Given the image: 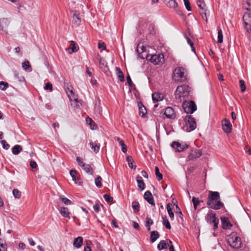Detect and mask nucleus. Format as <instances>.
Here are the masks:
<instances>
[{"mask_svg": "<svg viewBox=\"0 0 251 251\" xmlns=\"http://www.w3.org/2000/svg\"><path fill=\"white\" fill-rule=\"evenodd\" d=\"M207 205L209 208L219 210L224 206L220 201V193L216 191H209L207 201Z\"/></svg>", "mask_w": 251, "mask_h": 251, "instance_id": "f257e3e1", "label": "nucleus"}, {"mask_svg": "<svg viewBox=\"0 0 251 251\" xmlns=\"http://www.w3.org/2000/svg\"><path fill=\"white\" fill-rule=\"evenodd\" d=\"M227 242L230 247L234 249H240L242 245L241 239L236 232L231 233L227 236Z\"/></svg>", "mask_w": 251, "mask_h": 251, "instance_id": "f03ea898", "label": "nucleus"}, {"mask_svg": "<svg viewBox=\"0 0 251 251\" xmlns=\"http://www.w3.org/2000/svg\"><path fill=\"white\" fill-rule=\"evenodd\" d=\"M205 220L208 224L212 226L214 230L218 228L219 219L216 217V214L215 212L212 210L209 211L205 216Z\"/></svg>", "mask_w": 251, "mask_h": 251, "instance_id": "7ed1b4c3", "label": "nucleus"}, {"mask_svg": "<svg viewBox=\"0 0 251 251\" xmlns=\"http://www.w3.org/2000/svg\"><path fill=\"white\" fill-rule=\"evenodd\" d=\"M189 89V87L186 85L178 86L175 93L176 98L178 99L181 100V97L184 98L189 95L190 92Z\"/></svg>", "mask_w": 251, "mask_h": 251, "instance_id": "20e7f679", "label": "nucleus"}, {"mask_svg": "<svg viewBox=\"0 0 251 251\" xmlns=\"http://www.w3.org/2000/svg\"><path fill=\"white\" fill-rule=\"evenodd\" d=\"M185 125L183 129L187 132H191L196 129L197 124L195 119L191 115H187L185 117Z\"/></svg>", "mask_w": 251, "mask_h": 251, "instance_id": "39448f33", "label": "nucleus"}, {"mask_svg": "<svg viewBox=\"0 0 251 251\" xmlns=\"http://www.w3.org/2000/svg\"><path fill=\"white\" fill-rule=\"evenodd\" d=\"M147 59L154 65L162 64L164 62V55L161 54H149Z\"/></svg>", "mask_w": 251, "mask_h": 251, "instance_id": "423d86ee", "label": "nucleus"}, {"mask_svg": "<svg viewBox=\"0 0 251 251\" xmlns=\"http://www.w3.org/2000/svg\"><path fill=\"white\" fill-rule=\"evenodd\" d=\"M184 69L182 67L176 68L174 72L173 79L175 81L184 82L186 77L184 75Z\"/></svg>", "mask_w": 251, "mask_h": 251, "instance_id": "0eeeda50", "label": "nucleus"}, {"mask_svg": "<svg viewBox=\"0 0 251 251\" xmlns=\"http://www.w3.org/2000/svg\"><path fill=\"white\" fill-rule=\"evenodd\" d=\"M182 106L184 112L189 114L193 113L197 109L195 102L193 100L184 101Z\"/></svg>", "mask_w": 251, "mask_h": 251, "instance_id": "6e6552de", "label": "nucleus"}, {"mask_svg": "<svg viewBox=\"0 0 251 251\" xmlns=\"http://www.w3.org/2000/svg\"><path fill=\"white\" fill-rule=\"evenodd\" d=\"M76 160L78 164L86 172V173L91 175L94 174V169L93 167L91 166L90 164L85 163L83 161V159L79 156L76 157Z\"/></svg>", "mask_w": 251, "mask_h": 251, "instance_id": "1a4fd4ad", "label": "nucleus"}, {"mask_svg": "<svg viewBox=\"0 0 251 251\" xmlns=\"http://www.w3.org/2000/svg\"><path fill=\"white\" fill-rule=\"evenodd\" d=\"M202 153L201 150L192 149L190 150L187 159L188 160H195L200 158L201 156Z\"/></svg>", "mask_w": 251, "mask_h": 251, "instance_id": "9d476101", "label": "nucleus"}, {"mask_svg": "<svg viewBox=\"0 0 251 251\" xmlns=\"http://www.w3.org/2000/svg\"><path fill=\"white\" fill-rule=\"evenodd\" d=\"M243 20L247 32L251 34V14L245 13L243 16Z\"/></svg>", "mask_w": 251, "mask_h": 251, "instance_id": "9b49d317", "label": "nucleus"}, {"mask_svg": "<svg viewBox=\"0 0 251 251\" xmlns=\"http://www.w3.org/2000/svg\"><path fill=\"white\" fill-rule=\"evenodd\" d=\"M171 147L176 149V151L181 152L188 148L186 144H180L178 142L174 141L171 144Z\"/></svg>", "mask_w": 251, "mask_h": 251, "instance_id": "f8f14e48", "label": "nucleus"}, {"mask_svg": "<svg viewBox=\"0 0 251 251\" xmlns=\"http://www.w3.org/2000/svg\"><path fill=\"white\" fill-rule=\"evenodd\" d=\"M221 220L222 223V226L224 229L227 230L231 228L233 225L230 223L229 219L227 217L222 216L221 217Z\"/></svg>", "mask_w": 251, "mask_h": 251, "instance_id": "ddd939ff", "label": "nucleus"}, {"mask_svg": "<svg viewBox=\"0 0 251 251\" xmlns=\"http://www.w3.org/2000/svg\"><path fill=\"white\" fill-rule=\"evenodd\" d=\"M71 13H73L72 22L73 24L76 26H78L80 24L81 21L79 11L76 10L72 11Z\"/></svg>", "mask_w": 251, "mask_h": 251, "instance_id": "4468645a", "label": "nucleus"}, {"mask_svg": "<svg viewBox=\"0 0 251 251\" xmlns=\"http://www.w3.org/2000/svg\"><path fill=\"white\" fill-rule=\"evenodd\" d=\"M232 125L230 121L225 119L222 121V128L226 133H229L231 131Z\"/></svg>", "mask_w": 251, "mask_h": 251, "instance_id": "2eb2a0df", "label": "nucleus"}, {"mask_svg": "<svg viewBox=\"0 0 251 251\" xmlns=\"http://www.w3.org/2000/svg\"><path fill=\"white\" fill-rule=\"evenodd\" d=\"M172 244V242L170 239L161 240L157 245V249L159 251L166 249L170 246V244Z\"/></svg>", "mask_w": 251, "mask_h": 251, "instance_id": "dca6fc26", "label": "nucleus"}, {"mask_svg": "<svg viewBox=\"0 0 251 251\" xmlns=\"http://www.w3.org/2000/svg\"><path fill=\"white\" fill-rule=\"evenodd\" d=\"M164 115L169 119H174L176 118L174 110L171 107H168L165 109Z\"/></svg>", "mask_w": 251, "mask_h": 251, "instance_id": "f3484780", "label": "nucleus"}, {"mask_svg": "<svg viewBox=\"0 0 251 251\" xmlns=\"http://www.w3.org/2000/svg\"><path fill=\"white\" fill-rule=\"evenodd\" d=\"M144 197V199L151 205H155L153 198L151 193L150 191H147L145 193Z\"/></svg>", "mask_w": 251, "mask_h": 251, "instance_id": "a211bd4d", "label": "nucleus"}, {"mask_svg": "<svg viewBox=\"0 0 251 251\" xmlns=\"http://www.w3.org/2000/svg\"><path fill=\"white\" fill-rule=\"evenodd\" d=\"M164 3L168 7L175 9L177 7L178 4L176 0H164Z\"/></svg>", "mask_w": 251, "mask_h": 251, "instance_id": "6ab92c4d", "label": "nucleus"}, {"mask_svg": "<svg viewBox=\"0 0 251 251\" xmlns=\"http://www.w3.org/2000/svg\"><path fill=\"white\" fill-rule=\"evenodd\" d=\"M163 94L160 93H154L152 94V100L154 103H156L158 101H161L163 100Z\"/></svg>", "mask_w": 251, "mask_h": 251, "instance_id": "aec40b11", "label": "nucleus"}, {"mask_svg": "<svg viewBox=\"0 0 251 251\" xmlns=\"http://www.w3.org/2000/svg\"><path fill=\"white\" fill-rule=\"evenodd\" d=\"M243 5L247 10L246 13L251 14V0H243Z\"/></svg>", "mask_w": 251, "mask_h": 251, "instance_id": "412c9836", "label": "nucleus"}, {"mask_svg": "<svg viewBox=\"0 0 251 251\" xmlns=\"http://www.w3.org/2000/svg\"><path fill=\"white\" fill-rule=\"evenodd\" d=\"M83 242V238L81 236H78L75 238L74 240V246L76 248H79L81 247Z\"/></svg>", "mask_w": 251, "mask_h": 251, "instance_id": "4be33fe9", "label": "nucleus"}, {"mask_svg": "<svg viewBox=\"0 0 251 251\" xmlns=\"http://www.w3.org/2000/svg\"><path fill=\"white\" fill-rule=\"evenodd\" d=\"M136 181L138 184V187L141 190H143L145 188V184L141 176H137L136 177Z\"/></svg>", "mask_w": 251, "mask_h": 251, "instance_id": "5701e85b", "label": "nucleus"}, {"mask_svg": "<svg viewBox=\"0 0 251 251\" xmlns=\"http://www.w3.org/2000/svg\"><path fill=\"white\" fill-rule=\"evenodd\" d=\"M60 212L63 217L70 218V212L68 208L65 207H60Z\"/></svg>", "mask_w": 251, "mask_h": 251, "instance_id": "b1692460", "label": "nucleus"}, {"mask_svg": "<svg viewBox=\"0 0 251 251\" xmlns=\"http://www.w3.org/2000/svg\"><path fill=\"white\" fill-rule=\"evenodd\" d=\"M159 237V233L157 231H152L151 232L150 240L151 243L154 242Z\"/></svg>", "mask_w": 251, "mask_h": 251, "instance_id": "393cba45", "label": "nucleus"}, {"mask_svg": "<svg viewBox=\"0 0 251 251\" xmlns=\"http://www.w3.org/2000/svg\"><path fill=\"white\" fill-rule=\"evenodd\" d=\"M99 64H100V68L102 69L103 71H106V70L108 69L107 66L106 65V61L102 59L101 57H99L98 58Z\"/></svg>", "mask_w": 251, "mask_h": 251, "instance_id": "a878e982", "label": "nucleus"}, {"mask_svg": "<svg viewBox=\"0 0 251 251\" xmlns=\"http://www.w3.org/2000/svg\"><path fill=\"white\" fill-rule=\"evenodd\" d=\"M153 224V220L150 217H146V222L145 223V226L147 228L148 231H150L151 226Z\"/></svg>", "mask_w": 251, "mask_h": 251, "instance_id": "bb28decb", "label": "nucleus"}, {"mask_svg": "<svg viewBox=\"0 0 251 251\" xmlns=\"http://www.w3.org/2000/svg\"><path fill=\"white\" fill-rule=\"evenodd\" d=\"M22 151V147L19 145H15L12 148V152L14 155L18 154Z\"/></svg>", "mask_w": 251, "mask_h": 251, "instance_id": "cd10ccee", "label": "nucleus"}, {"mask_svg": "<svg viewBox=\"0 0 251 251\" xmlns=\"http://www.w3.org/2000/svg\"><path fill=\"white\" fill-rule=\"evenodd\" d=\"M116 73L118 79L121 82H124L125 80L124 75L119 68H116Z\"/></svg>", "mask_w": 251, "mask_h": 251, "instance_id": "c85d7f7f", "label": "nucleus"}, {"mask_svg": "<svg viewBox=\"0 0 251 251\" xmlns=\"http://www.w3.org/2000/svg\"><path fill=\"white\" fill-rule=\"evenodd\" d=\"M139 115L142 117H145L147 114V110L146 107L143 105H141L139 106Z\"/></svg>", "mask_w": 251, "mask_h": 251, "instance_id": "c756f323", "label": "nucleus"}, {"mask_svg": "<svg viewBox=\"0 0 251 251\" xmlns=\"http://www.w3.org/2000/svg\"><path fill=\"white\" fill-rule=\"evenodd\" d=\"M126 161L128 162V166L133 169H135L136 168V166L135 165H133L134 163V160H133L132 158L130 156H127L126 157Z\"/></svg>", "mask_w": 251, "mask_h": 251, "instance_id": "7c9ffc66", "label": "nucleus"}, {"mask_svg": "<svg viewBox=\"0 0 251 251\" xmlns=\"http://www.w3.org/2000/svg\"><path fill=\"white\" fill-rule=\"evenodd\" d=\"M171 206V203H169L167 204L166 208H167V211L168 212L170 218H171V219L172 220H173L174 218V213L172 210V209Z\"/></svg>", "mask_w": 251, "mask_h": 251, "instance_id": "2f4dec72", "label": "nucleus"}, {"mask_svg": "<svg viewBox=\"0 0 251 251\" xmlns=\"http://www.w3.org/2000/svg\"><path fill=\"white\" fill-rule=\"evenodd\" d=\"M163 221L162 223L163 225L166 227V228L168 229H170L171 228V226L170 225V223L168 220L167 218V216H165L162 217Z\"/></svg>", "mask_w": 251, "mask_h": 251, "instance_id": "473e14b6", "label": "nucleus"}, {"mask_svg": "<svg viewBox=\"0 0 251 251\" xmlns=\"http://www.w3.org/2000/svg\"><path fill=\"white\" fill-rule=\"evenodd\" d=\"M223 42V35L222 30L221 28L218 27V41L217 42L219 43H222Z\"/></svg>", "mask_w": 251, "mask_h": 251, "instance_id": "72a5a7b5", "label": "nucleus"}, {"mask_svg": "<svg viewBox=\"0 0 251 251\" xmlns=\"http://www.w3.org/2000/svg\"><path fill=\"white\" fill-rule=\"evenodd\" d=\"M132 207L134 212H138L140 210V204L137 201L132 202Z\"/></svg>", "mask_w": 251, "mask_h": 251, "instance_id": "f704fd0d", "label": "nucleus"}, {"mask_svg": "<svg viewBox=\"0 0 251 251\" xmlns=\"http://www.w3.org/2000/svg\"><path fill=\"white\" fill-rule=\"evenodd\" d=\"M90 146L91 147V149L94 151L95 152H99L100 148V144H95L94 145V143L92 142H90L89 143Z\"/></svg>", "mask_w": 251, "mask_h": 251, "instance_id": "c9c22d12", "label": "nucleus"}, {"mask_svg": "<svg viewBox=\"0 0 251 251\" xmlns=\"http://www.w3.org/2000/svg\"><path fill=\"white\" fill-rule=\"evenodd\" d=\"M192 201L193 203L194 209L196 210L197 209L198 205L200 204V200L198 198L193 197L192 198Z\"/></svg>", "mask_w": 251, "mask_h": 251, "instance_id": "e433bc0d", "label": "nucleus"}, {"mask_svg": "<svg viewBox=\"0 0 251 251\" xmlns=\"http://www.w3.org/2000/svg\"><path fill=\"white\" fill-rule=\"evenodd\" d=\"M70 45L71 46L72 52H75L78 51L79 47L75 44V42L72 41Z\"/></svg>", "mask_w": 251, "mask_h": 251, "instance_id": "4c0bfd02", "label": "nucleus"}, {"mask_svg": "<svg viewBox=\"0 0 251 251\" xmlns=\"http://www.w3.org/2000/svg\"><path fill=\"white\" fill-rule=\"evenodd\" d=\"M207 10L206 8H202L200 9V14L202 17V18L203 20L207 21V13H206Z\"/></svg>", "mask_w": 251, "mask_h": 251, "instance_id": "58836bf2", "label": "nucleus"}, {"mask_svg": "<svg viewBox=\"0 0 251 251\" xmlns=\"http://www.w3.org/2000/svg\"><path fill=\"white\" fill-rule=\"evenodd\" d=\"M102 178L100 176H98L95 179V183L97 187L100 188L102 187L101 183Z\"/></svg>", "mask_w": 251, "mask_h": 251, "instance_id": "ea45409f", "label": "nucleus"}, {"mask_svg": "<svg viewBox=\"0 0 251 251\" xmlns=\"http://www.w3.org/2000/svg\"><path fill=\"white\" fill-rule=\"evenodd\" d=\"M155 173L156 177L158 180H161L163 178L162 175L159 172V169L158 167H155Z\"/></svg>", "mask_w": 251, "mask_h": 251, "instance_id": "a19ab883", "label": "nucleus"}, {"mask_svg": "<svg viewBox=\"0 0 251 251\" xmlns=\"http://www.w3.org/2000/svg\"><path fill=\"white\" fill-rule=\"evenodd\" d=\"M12 193L16 199H20L21 197V192L17 189H14L12 191Z\"/></svg>", "mask_w": 251, "mask_h": 251, "instance_id": "79ce46f5", "label": "nucleus"}, {"mask_svg": "<svg viewBox=\"0 0 251 251\" xmlns=\"http://www.w3.org/2000/svg\"><path fill=\"white\" fill-rule=\"evenodd\" d=\"M22 67L25 70H27L29 69L31 70V67L30 65L29 62L27 60L25 61L22 63Z\"/></svg>", "mask_w": 251, "mask_h": 251, "instance_id": "37998d69", "label": "nucleus"}, {"mask_svg": "<svg viewBox=\"0 0 251 251\" xmlns=\"http://www.w3.org/2000/svg\"><path fill=\"white\" fill-rule=\"evenodd\" d=\"M175 205H176V214L178 215L179 218L181 220V222H183V218H182V217H183L182 213L180 209L178 207V205L177 204H175Z\"/></svg>", "mask_w": 251, "mask_h": 251, "instance_id": "c03bdc74", "label": "nucleus"}, {"mask_svg": "<svg viewBox=\"0 0 251 251\" xmlns=\"http://www.w3.org/2000/svg\"><path fill=\"white\" fill-rule=\"evenodd\" d=\"M8 87V84L4 81H0V89L4 91Z\"/></svg>", "mask_w": 251, "mask_h": 251, "instance_id": "a18cd8bd", "label": "nucleus"}, {"mask_svg": "<svg viewBox=\"0 0 251 251\" xmlns=\"http://www.w3.org/2000/svg\"><path fill=\"white\" fill-rule=\"evenodd\" d=\"M60 199L64 204L66 205H70L72 203V201L67 198L60 196Z\"/></svg>", "mask_w": 251, "mask_h": 251, "instance_id": "49530a36", "label": "nucleus"}, {"mask_svg": "<svg viewBox=\"0 0 251 251\" xmlns=\"http://www.w3.org/2000/svg\"><path fill=\"white\" fill-rule=\"evenodd\" d=\"M239 84L241 92H244L246 89L245 81L243 80H240L239 81Z\"/></svg>", "mask_w": 251, "mask_h": 251, "instance_id": "de8ad7c7", "label": "nucleus"}, {"mask_svg": "<svg viewBox=\"0 0 251 251\" xmlns=\"http://www.w3.org/2000/svg\"><path fill=\"white\" fill-rule=\"evenodd\" d=\"M70 174L72 177L73 181H76L77 173L75 170H71L70 171Z\"/></svg>", "mask_w": 251, "mask_h": 251, "instance_id": "09e8293b", "label": "nucleus"}, {"mask_svg": "<svg viewBox=\"0 0 251 251\" xmlns=\"http://www.w3.org/2000/svg\"><path fill=\"white\" fill-rule=\"evenodd\" d=\"M0 143L2 145V148L5 150H8L9 147L10 145L7 143V142L4 140H2L0 141Z\"/></svg>", "mask_w": 251, "mask_h": 251, "instance_id": "8fccbe9b", "label": "nucleus"}, {"mask_svg": "<svg viewBox=\"0 0 251 251\" xmlns=\"http://www.w3.org/2000/svg\"><path fill=\"white\" fill-rule=\"evenodd\" d=\"M185 6L186 7V9L188 11H190L192 10L191 7L190 6V3L189 2V0H183Z\"/></svg>", "mask_w": 251, "mask_h": 251, "instance_id": "3c124183", "label": "nucleus"}, {"mask_svg": "<svg viewBox=\"0 0 251 251\" xmlns=\"http://www.w3.org/2000/svg\"><path fill=\"white\" fill-rule=\"evenodd\" d=\"M103 198L105 201L107 202H110L113 201V198L107 194L103 195Z\"/></svg>", "mask_w": 251, "mask_h": 251, "instance_id": "603ef678", "label": "nucleus"}, {"mask_svg": "<svg viewBox=\"0 0 251 251\" xmlns=\"http://www.w3.org/2000/svg\"><path fill=\"white\" fill-rule=\"evenodd\" d=\"M126 80H127V83L130 87L132 88L133 86H134V84L133 83V82L131 79V78L128 74L126 76Z\"/></svg>", "mask_w": 251, "mask_h": 251, "instance_id": "864d4df0", "label": "nucleus"}, {"mask_svg": "<svg viewBox=\"0 0 251 251\" xmlns=\"http://www.w3.org/2000/svg\"><path fill=\"white\" fill-rule=\"evenodd\" d=\"M44 89L47 90H50V91H51L52 90V84L48 82L46 84Z\"/></svg>", "mask_w": 251, "mask_h": 251, "instance_id": "5fc2aeb1", "label": "nucleus"}, {"mask_svg": "<svg viewBox=\"0 0 251 251\" xmlns=\"http://www.w3.org/2000/svg\"><path fill=\"white\" fill-rule=\"evenodd\" d=\"M30 167L33 169H36L37 167V164L36 162L33 160H31L29 162Z\"/></svg>", "mask_w": 251, "mask_h": 251, "instance_id": "6e6d98bb", "label": "nucleus"}, {"mask_svg": "<svg viewBox=\"0 0 251 251\" xmlns=\"http://www.w3.org/2000/svg\"><path fill=\"white\" fill-rule=\"evenodd\" d=\"M98 48L102 50H104L106 49V45L104 43L99 42L98 43Z\"/></svg>", "mask_w": 251, "mask_h": 251, "instance_id": "4d7b16f0", "label": "nucleus"}, {"mask_svg": "<svg viewBox=\"0 0 251 251\" xmlns=\"http://www.w3.org/2000/svg\"><path fill=\"white\" fill-rule=\"evenodd\" d=\"M184 36L187 40L188 44L190 46V47H192V45H194V44L191 39L190 38H189L186 35H185Z\"/></svg>", "mask_w": 251, "mask_h": 251, "instance_id": "13d9d810", "label": "nucleus"}, {"mask_svg": "<svg viewBox=\"0 0 251 251\" xmlns=\"http://www.w3.org/2000/svg\"><path fill=\"white\" fill-rule=\"evenodd\" d=\"M197 5L198 7L200 8V9L202 8H206V5L204 2H197Z\"/></svg>", "mask_w": 251, "mask_h": 251, "instance_id": "bf43d9fd", "label": "nucleus"}, {"mask_svg": "<svg viewBox=\"0 0 251 251\" xmlns=\"http://www.w3.org/2000/svg\"><path fill=\"white\" fill-rule=\"evenodd\" d=\"M93 208L96 213H98L100 209V205L99 204L94 205Z\"/></svg>", "mask_w": 251, "mask_h": 251, "instance_id": "052dcab7", "label": "nucleus"}, {"mask_svg": "<svg viewBox=\"0 0 251 251\" xmlns=\"http://www.w3.org/2000/svg\"><path fill=\"white\" fill-rule=\"evenodd\" d=\"M0 246L2 248V249H0V251H6L7 245L6 244H3V243H0Z\"/></svg>", "mask_w": 251, "mask_h": 251, "instance_id": "680f3d73", "label": "nucleus"}, {"mask_svg": "<svg viewBox=\"0 0 251 251\" xmlns=\"http://www.w3.org/2000/svg\"><path fill=\"white\" fill-rule=\"evenodd\" d=\"M86 123L89 125L90 126H91V124L93 122L92 120L89 117H87L86 118Z\"/></svg>", "mask_w": 251, "mask_h": 251, "instance_id": "e2e57ef3", "label": "nucleus"}, {"mask_svg": "<svg viewBox=\"0 0 251 251\" xmlns=\"http://www.w3.org/2000/svg\"><path fill=\"white\" fill-rule=\"evenodd\" d=\"M141 174L142 176L145 177V178H148V174L147 172L145 171H142L141 172Z\"/></svg>", "mask_w": 251, "mask_h": 251, "instance_id": "0e129e2a", "label": "nucleus"}, {"mask_svg": "<svg viewBox=\"0 0 251 251\" xmlns=\"http://www.w3.org/2000/svg\"><path fill=\"white\" fill-rule=\"evenodd\" d=\"M133 226L134 228L135 229H138L139 227V224L137 222H133Z\"/></svg>", "mask_w": 251, "mask_h": 251, "instance_id": "69168bd1", "label": "nucleus"}, {"mask_svg": "<svg viewBox=\"0 0 251 251\" xmlns=\"http://www.w3.org/2000/svg\"><path fill=\"white\" fill-rule=\"evenodd\" d=\"M91 127V128L92 129H97V125L94 122H93L92 124H91V126H90Z\"/></svg>", "mask_w": 251, "mask_h": 251, "instance_id": "338daca9", "label": "nucleus"}, {"mask_svg": "<svg viewBox=\"0 0 251 251\" xmlns=\"http://www.w3.org/2000/svg\"><path fill=\"white\" fill-rule=\"evenodd\" d=\"M45 107L47 109H51L52 108V106H51V105L50 104V103H46L45 104Z\"/></svg>", "mask_w": 251, "mask_h": 251, "instance_id": "774afa93", "label": "nucleus"}]
</instances>
